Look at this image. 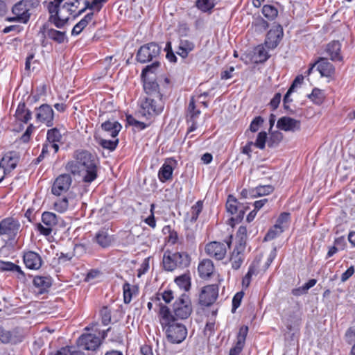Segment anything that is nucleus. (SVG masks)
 <instances>
[{"label":"nucleus","instance_id":"72a5a7b5","mask_svg":"<svg viewBox=\"0 0 355 355\" xmlns=\"http://www.w3.org/2000/svg\"><path fill=\"white\" fill-rule=\"evenodd\" d=\"M52 284L51 278L49 277L36 276L33 279V285L39 288L40 293L46 291Z\"/></svg>","mask_w":355,"mask_h":355},{"label":"nucleus","instance_id":"603ef678","mask_svg":"<svg viewBox=\"0 0 355 355\" xmlns=\"http://www.w3.org/2000/svg\"><path fill=\"white\" fill-rule=\"evenodd\" d=\"M188 112L189 120L194 121H197V119L198 118L199 115L201 113L200 110L196 109L193 98H192L189 102L188 106Z\"/></svg>","mask_w":355,"mask_h":355},{"label":"nucleus","instance_id":"c9c22d12","mask_svg":"<svg viewBox=\"0 0 355 355\" xmlns=\"http://www.w3.org/2000/svg\"><path fill=\"white\" fill-rule=\"evenodd\" d=\"M194 49V44L187 40H181L178 46L177 53L182 58L188 56L189 53Z\"/></svg>","mask_w":355,"mask_h":355},{"label":"nucleus","instance_id":"b1692460","mask_svg":"<svg viewBox=\"0 0 355 355\" xmlns=\"http://www.w3.org/2000/svg\"><path fill=\"white\" fill-rule=\"evenodd\" d=\"M342 44L339 41L334 40L327 44L325 51L334 62H341L343 57L341 53Z\"/></svg>","mask_w":355,"mask_h":355},{"label":"nucleus","instance_id":"bb28decb","mask_svg":"<svg viewBox=\"0 0 355 355\" xmlns=\"http://www.w3.org/2000/svg\"><path fill=\"white\" fill-rule=\"evenodd\" d=\"M203 208V202L201 200H198L193 205L190 211L187 212L185 218L184 223L186 225H193L198 216L199 214L202 212Z\"/></svg>","mask_w":355,"mask_h":355},{"label":"nucleus","instance_id":"6ab92c4d","mask_svg":"<svg viewBox=\"0 0 355 355\" xmlns=\"http://www.w3.org/2000/svg\"><path fill=\"white\" fill-rule=\"evenodd\" d=\"M23 261L26 267L30 270H39L43 263L41 256L31 250L24 252Z\"/></svg>","mask_w":355,"mask_h":355},{"label":"nucleus","instance_id":"69168bd1","mask_svg":"<svg viewBox=\"0 0 355 355\" xmlns=\"http://www.w3.org/2000/svg\"><path fill=\"white\" fill-rule=\"evenodd\" d=\"M282 95L280 93H276L270 102V105L273 110H276L281 101Z\"/></svg>","mask_w":355,"mask_h":355},{"label":"nucleus","instance_id":"c85d7f7f","mask_svg":"<svg viewBox=\"0 0 355 355\" xmlns=\"http://www.w3.org/2000/svg\"><path fill=\"white\" fill-rule=\"evenodd\" d=\"M44 36L53 40L57 44H63L68 42V37L66 31H61L53 28H47L44 33Z\"/></svg>","mask_w":355,"mask_h":355},{"label":"nucleus","instance_id":"49530a36","mask_svg":"<svg viewBox=\"0 0 355 355\" xmlns=\"http://www.w3.org/2000/svg\"><path fill=\"white\" fill-rule=\"evenodd\" d=\"M69 207V200L67 196L58 198L54 202V209L58 212L64 213L65 212Z\"/></svg>","mask_w":355,"mask_h":355},{"label":"nucleus","instance_id":"f704fd0d","mask_svg":"<svg viewBox=\"0 0 355 355\" xmlns=\"http://www.w3.org/2000/svg\"><path fill=\"white\" fill-rule=\"evenodd\" d=\"M175 282L177 286L184 290L185 292L189 291L191 288V278L189 271L177 277L175 279Z\"/></svg>","mask_w":355,"mask_h":355},{"label":"nucleus","instance_id":"a19ab883","mask_svg":"<svg viewBox=\"0 0 355 355\" xmlns=\"http://www.w3.org/2000/svg\"><path fill=\"white\" fill-rule=\"evenodd\" d=\"M49 355H83V353L77 350L74 347L66 346L60 349L51 352Z\"/></svg>","mask_w":355,"mask_h":355},{"label":"nucleus","instance_id":"cd10ccee","mask_svg":"<svg viewBox=\"0 0 355 355\" xmlns=\"http://www.w3.org/2000/svg\"><path fill=\"white\" fill-rule=\"evenodd\" d=\"M101 127L105 135L110 136L114 139L117 137L122 128L121 123L116 121H106L101 124Z\"/></svg>","mask_w":355,"mask_h":355},{"label":"nucleus","instance_id":"1a4fd4ad","mask_svg":"<svg viewBox=\"0 0 355 355\" xmlns=\"http://www.w3.org/2000/svg\"><path fill=\"white\" fill-rule=\"evenodd\" d=\"M160 52L159 46L155 42H150L139 48L137 53L136 60L140 63H146L156 59Z\"/></svg>","mask_w":355,"mask_h":355},{"label":"nucleus","instance_id":"2f4dec72","mask_svg":"<svg viewBox=\"0 0 355 355\" xmlns=\"http://www.w3.org/2000/svg\"><path fill=\"white\" fill-rule=\"evenodd\" d=\"M94 18V12H91L87 13L85 17L81 19L72 28L71 35L76 36L80 34L84 28L89 24V23Z\"/></svg>","mask_w":355,"mask_h":355},{"label":"nucleus","instance_id":"473e14b6","mask_svg":"<svg viewBox=\"0 0 355 355\" xmlns=\"http://www.w3.org/2000/svg\"><path fill=\"white\" fill-rule=\"evenodd\" d=\"M15 116L17 120L25 123H28L32 118V112L27 109L24 103H19L15 112Z\"/></svg>","mask_w":355,"mask_h":355},{"label":"nucleus","instance_id":"423d86ee","mask_svg":"<svg viewBox=\"0 0 355 355\" xmlns=\"http://www.w3.org/2000/svg\"><path fill=\"white\" fill-rule=\"evenodd\" d=\"M191 259L186 252L171 253L166 252L163 257V266L166 270L173 271L180 268H184L189 266Z\"/></svg>","mask_w":355,"mask_h":355},{"label":"nucleus","instance_id":"052dcab7","mask_svg":"<svg viewBox=\"0 0 355 355\" xmlns=\"http://www.w3.org/2000/svg\"><path fill=\"white\" fill-rule=\"evenodd\" d=\"M33 129H34V126L33 124H30L27 127L26 131L21 135V139H20L22 142L27 143L30 140L31 135L33 133Z\"/></svg>","mask_w":355,"mask_h":355},{"label":"nucleus","instance_id":"7c9ffc66","mask_svg":"<svg viewBox=\"0 0 355 355\" xmlns=\"http://www.w3.org/2000/svg\"><path fill=\"white\" fill-rule=\"evenodd\" d=\"M214 270V263L211 260L208 259H202L198 264V271L201 278H208L211 277Z\"/></svg>","mask_w":355,"mask_h":355},{"label":"nucleus","instance_id":"ea45409f","mask_svg":"<svg viewBox=\"0 0 355 355\" xmlns=\"http://www.w3.org/2000/svg\"><path fill=\"white\" fill-rule=\"evenodd\" d=\"M214 0H196V6L202 12H210L214 8Z\"/></svg>","mask_w":355,"mask_h":355},{"label":"nucleus","instance_id":"680f3d73","mask_svg":"<svg viewBox=\"0 0 355 355\" xmlns=\"http://www.w3.org/2000/svg\"><path fill=\"white\" fill-rule=\"evenodd\" d=\"M12 339V334L2 328V333L0 334V341L3 343H8Z\"/></svg>","mask_w":355,"mask_h":355},{"label":"nucleus","instance_id":"393cba45","mask_svg":"<svg viewBox=\"0 0 355 355\" xmlns=\"http://www.w3.org/2000/svg\"><path fill=\"white\" fill-rule=\"evenodd\" d=\"M114 240L113 236L110 235L106 229L99 230L93 238V241L102 248H109Z\"/></svg>","mask_w":355,"mask_h":355},{"label":"nucleus","instance_id":"9d476101","mask_svg":"<svg viewBox=\"0 0 355 355\" xmlns=\"http://www.w3.org/2000/svg\"><path fill=\"white\" fill-rule=\"evenodd\" d=\"M42 223L36 224V230L45 236H49L58 224V217L53 212L44 211L42 215Z\"/></svg>","mask_w":355,"mask_h":355},{"label":"nucleus","instance_id":"4d7b16f0","mask_svg":"<svg viewBox=\"0 0 355 355\" xmlns=\"http://www.w3.org/2000/svg\"><path fill=\"white\" fill-rule=\"evenodd\" d=\"M243 292H238L236 293L232 299V312L234 313L236 310L239 307L241 303V300L243 297Z\"/></svg>","mask_w":355,"mask_h":355},{"label":"nucleus","instance_id":"338daca9","mask_svg":"<svg viewBox=\"0 0 355 355\" xmlns=\"http://www.w3.org/2000/svg\"><path fill=\"white\" fill-rule=\"evenodd\" d=\"M289 218H290V214L286 212H283L279 215V218H277L276 224L278 226L284 227V224L287 223L288 221Z\"/></svg>","mask_w":355,"mask_h":355},{"label":"nucleus","instance_id":"f03ea898","mask_svg":"<svg viewBox=\"0 0 355 355\" xmlns=\"http://www.w3.org/2000/svg\"><path fill=\"white\" fill-rule=\"evenodd\" d=\"M81 0H53L44 2L49 12L48 21L57 28H64L69 23L70 16L76 12Z\"/></svg>","mask_w":355,"mask_h":355},{"label":"nucleus","instance_id":"774afa93","mask_svg":"<svg viewBox=\"0 0 355 355\" xmlns=\"http://www.w3.org/2000/svg\"><path fill=\"white\" fill-rule=\"evenodd\" d=\"M354 272V266H350L345 272L341 275V282H345L349 279Z\"/></svg>","mask_w":355,"mask_h":355},{"label":"nucleus","instance_id":"6e6d98bb","mask_svg":"<svg viewBox=\"0 0 355 355\" xmlns=\"http://www.w3.org/2000/svg\"><path fill=\"white\" fill-rule=\"evenodd\" d=\"M102 323L107 325L111 322V311L107 306H103L100 311Z\"/></svg>","mask_w":355,"mask_h":355},{"label":"nucleus","instance_id":"20e7f679","mask_svg":"<svg viewBox=\"0 0 355 355\" xmlns=\"http://www.w3.org/2000/svg\"><path fill=\"white\" fill-rule=\"evenodd\" d=\"M138 103L139 114L148 120L160 114L164 107V101L160 98L142 96Z\"/></svg>","mask_w":355,"mask_h":355},{"label":"nucleus","instance_id":"de8ad7c7","mask_svg":"<svg viewBox=\"0 0 355 355\" xmlns=\"http://www.w3.org/2000/svg\"><path fill=\"white\" fill-rule=\"evenodd\" d=\"M284 232L283 226H278L275 224L271 227L265 236V241H271L276 238L278 235L281 234Z\"/></svg>","mask_w":355,"mask_h":355},{"label":"nucleus","instance_id":"4be33fe9","mask_svg":"<svg viewBox=\"0 0 355 355\" xmlns=\"http://www.w3.org/2000/svg\"><path fill=\"white\" fill-rule=\"evenodd\" d=\"M277 128L286 132H295L300 129V121L289 116H282L277 121Z\"/></svg>","mask_w":355,"mask_h":355},{"label":"nucleus","instance_id":"864d4df0","mask_svg":"<svg viewBox=\"0 0 355 355\" xmlns=\"http://www.w3.org/2000/svg\"><path fill=\"white\" fill-rule=\"evenodd\" d=\"M123 291L124 302L125 304L130 303L132 298L134 288H132L131 285L128 282H125L123 286Z\"/></svg>","mask_w":355,"mask_h":355},{"label":"nucleus","instance_id":"5fc2aeb1","mask_svg":"<svg viewBox=\"0 0 355 355\" xmlns=\"http://www.w3.org/2000/svg\"><path fill=\"white\" fill-rule=\"evenodd\" d=\"M346 340L349 343L353 345L351 349V354L355 355V326L350 327L345 334Z\"/></svg>","mask_w":355,"mask_h":355},{"label":"nucleus","instance_id":"0e129e2a","mask_svg":"<svg viewBox=\"0 0 355 355\" xmlns=\"http://www.w3.org/2000/svg\"><path fill=\"white\" fill-rule=\"evenodd\" d=\"M15 263L10 261L0 260V269L2 271H12L14 269Z\"/></svg>","mask_w":355,"mask_h":355},{"label":"nucleus","instance_id":"a18cd8bd","mask_svg":"<svg viewBox=\"0 0 355 355\" xmlns=\"http://www.w3.org/2000/svg\"><path fill=\"white\" fill-rule=\"evenodd\" d=\"M262 13L268 20H273L277 17L278 10L273 6L264 5L262 8Z\"/></svg>","mask_w":355,"mask_h":355},{"label":"nucleus","instance_id":"39448f33","mask_svg":"<svg viewBox=\"0 0 355 355\" xmlns=\"http://www.w3.org/2000/svg\"><path fill=\"white\" fill-rule=\"evenodd\" d=\"M159 65V62L157 60L151 64L147 65L141 72V77L144 80V89L146 94V97H151L155 98L163 99L162 94L159 91V85L153 78H147V73H153L154 70Z\"/></svg>","mask_w":355,"mask_h":355},{"label":"nucleus","instance_id":"ddd939ff","mask_svg":"<svg viewBox=\"0 0 355 355\" xmlns=\"http://www.w3.org/2000/svg\"><path fill=\"white\" fill-rule=\"evenodd\" d=\"M36 121L44 123L47 127L53 125L54 111L49 104H42L35 108Z\"/></svg>","mask_w":355,"mask_h":355},{"label":"nucleus","instance_id":"c756f323","mask_svg":"<svg viewBox=\"0 0 355 355\" xmlns=\"http://www.w3.org/2000/svg\"><path fill=\"white\" fill-rule=\"evenodd\" d=\"M316 63L317 69L322 76L329 77L334 74V65L327 58H320Z\"/></svg>","mask_w":355,"mask_h":355},{"label":"nucleus","instance_id":"7ed1b4c3","mask_svg":"<svg viewBox=\"0 0 355 355\" xmlns=\"http://www.w3.org/2000/svg\"><path fill=\"white\" fill-rule=\"evenodd\" d=\"M158 317L161 327L170 343L180 344L185 340L188 333L186 326L177 321L167 306L159 304Z\"/></svg>","mask_w":355,"mask_h":355},{"label":"nucleus","instance_id":"a211bd4d","mask_svg":"<svg viewBox=\"0 0 355 355\" xmlns=\"http://www.w3.org/2000/svg\"><path fill=\"white\" fill-rule=\"evenodd\" d=\"M19 161V155L15 151H9L4 154L0 161V167L3 168L5 174L10 173L17 166Z\"/></svg>","mask_w":355,"mask_h":355},{"label":"nucleus","instance_id":"f8f14e48","mask_svg":"<svg viewBox=\"0 0 355 355\" xmlns=\"http://www.w3.org/2000/svg\"><path fill=\"white\" fill-rule=\"evenodd\" d=\"M71 183L72 178L69 174H61L55 178L52 185L51 192L57 196L64 194L69 189Z\"/></svg>","mask_w":355,"mask_h":355},{"label":"nucleus","instance_id":"bf43d9fd","mask_svg":"<svg viewBox=\"0 0 355 355\" xmlns=\"http://www.w3.org/2000/svg\"><path fill=\"white\" fill-rule=\"evenodd\" d=\"M165 51H166V58L171 62H175L177 61V58L173 52L171 42H168L166 43Z\"/></svg>","mask_w":355,"mask_h":355},{"label":"nucleus","instance_id":"9b49d317","mask_svg":"<svg viewBox=\"0 0 355 355\" xmlns=\"http://www.w3.org/2000/svg\"><path fill=\"white\" fill-rule=\"evenodd\" d=\"M226 209L232 215H236L232 218V220L239 223L243 219L248 206L241 204L234 196L230 195L226 202Z\"/></svg>","mask_w":355,"mask_h":355},{"label":"nucleus","instance_id":"79ce46f5","mask_svg":"<svg viewBox=\"0 0 355 355\" xmlns=\"http://www.w3.org/2000/svg\"><path fill=\"white\" fill-rule=\"evenodd\" d=\"M62 135L60 130L57 128H53L47 130L46 132V142L55 143L61 142Z\"/></svg>","mask_w":355,"mask_h":355},{"label":"nucleus","instance_id":"4c0bfd02","mask_svg":"<svg viewBox=\"0 0 355 355\" xmlns=\"http://www.w3.org/2000/svg\"><path fill=\"white\" fill-rule=\"evenodd\" d=\"M96 142L104 149H107L110 151L114 150L119 144V139H114L112 140H108L105 139H103L101 137L96 138L95 137Z\"/></svg>","mask_w":355,"mask_h":355},{"label":"nucleus","instance_id":"2eb2a0df","mask_svg":"<svg viewBox=\"0 0 355 355\" xmlns=\"http://www.w3.org/2000/svg\"><path fill=\"white\" fill-rule=\"evenodd\" d=\"M218 295V288L216 285H207L204 286L199 295V304L202 306H209L214 304Z\"/></svg>","mask_w":355,"mask_h":355},{"label":"nucleus","instance_id":"3c124183","mask_svg":"<svg viewBox=\"0 0 355 355\" xmlns=\"http://www.w3.org/2000/svg\"><path fill=\"white\" fill-rule=\"evenodd\" d=\"M282 134L279 132H272L268 139V146L270 148L277 147L282 140Z\"/></svg>","mask_w":355,"mask_h":355},{"label":"nucleus","instance_id":"09e8293b","mask_svg":"<svg viewBox=\"0 0 355 355\" xmlns=\"http://www.w3.org/2000/svg\"><path fill=\"white\" fill-rule=\"evenodd\" d=\"M266 142L268 143L267 133L265 131H261L258 134L256 141L254 142V146L259 149L263 150L266 147Z\"/></svg>","mask_w":355,"mask_h":355},{"label":"nucleus","instance_id":"f257e3e1","mask_svg":"<svg viewBox=\"0 0 355 355\" xmlns=\"http://www.w3.org/2000/svg\"><path fill=\"white\" fill-rule=\"evenodd\" d=\"M65 169L73 176L83 178V181L91 183L97 178V166L93 155L87 151L75 153L73 159L69 161Z\"/></svg>","mask_w":355,"mask_h":355},{"label":"nucleus","instance_id":"4468645a","mask_svg":"<svg viewBox=\"0 0 355 355\" xmlns=\"http://www.w3.org/2000/svg\"><path fill=\"white\" fill-rule=\"evenodd\" d=\"M230 241L227 244L217 241L210 242L205 246V252L217 260H222L227 253V246L230 248Z\"/></svg>","mask_w":355,"mask_h":355},{"label":"nucleus","instance_id":"412c9836","mask_svg":"<svg viewBox=\"0 0 355 355\" xmlns=\"http://www.w3.org/2000/svg\"><path fill=\"white\" fill-rule=\"evenodd\" d=\"M248 333V327L242 326L240 327L236 336V341L234 346L230 349L229 355H239L244 348L246 337Z\"/></svg>","mask_w":355,"mask_h":355},{"label":"nucleus","instance_id":"a878e982","mask_svg":"<svg viewBox=\"0 0 355 355\" xmlns=\"http://www.w3.org/2000/svg\"><path fill=\"white\" fill-rule=\"evenodd\" d=\"M30 9L21 1L14 5L12 9V13L17 16L18 21L27 23L30 19Z\"/></svg>","mask_w":355,"mask_h":355},{"label":"nucleus","instance_id":"e2e57ef3","mask_svg":"<svg viewBox=\"0 0 355 355\" xmlns=\"http://www.w3.org/2000/svg\"><path fill=\"white\" fill-rule=\"evenodd\" d=\"M187 225L186 228V240L188 243H193L196 239L195 230L192 228H190Z\"/></svg>","mask_w":355,"mask_h":355},{"label":"nucleus","instance_id":"f3484780","mask_svg":"<svg viewBox=\"0 0 355 355\" xmlns=\"http://www.w3.org/2000/svg\"><path fill=\"white\" fill-rule=\"evenodd\" d=\"M77 345L85 350H95L100 346L101 339L94 334H85L79 337Z\"/></svg>","mask_w":355,"mask_h":355},{"label":"nucleus","instance_id":"5701e85b","mask_svg":"<svg viewBox=\"0 0 355 355\" xmlns=\"http://www.w3.org/2000/svg\"><path fill=\"white\" fill-rule=\"evenodd\" d=\"M245 247L242 244H236L230 257V263L233 269L238 270L241 268L245 259Z\"/></svg>","mask_w":355,"mask_h":355},{"label":"nucleus","instance_id":"6e6552de","mask_svg":"<svg viewBox=\"0 0 355 355\" xmlns=\"http://www.w3.org/2000/svg\"><path fill=\"white\" fill-rule=\"evenodd\" d=\"M20 227L21 225L17 219L12 217L6 218L0 221V236H5L8 241H14Z\"/></svg>","mask_w":355,"mask_h":355},{"label":"nucleus","instance_id":"c03bdc74","mask_svg":"<svg viewBox=\"0 0 355 355\" xmlns=\"http://www.w3.org/2000/svg\"><path fill=\"white\" fill-rule=\"evenodd\" d=\"M308 97L315 104L320 105L324 99V94L322 90L318 88H314L312 92L308 95Z\"/></svg>","mask_w":355,"mask_h":355},{"label":"nucleus","instance_id":"13d9d810","mask_svg":"<svg viewBox=\"0 0 355 355\" xmlns=\"http://www.w3.org/2000/svg\"><path fill=\"white\" fill-rule=\"evenodd\" d=\"M263 119L261 116H256L250 123V130L252 132H257L263 124Z\"/></svg>","mask_w":355,"mask_h":355},{"label":"nucleus","instance_id":"aec40b11","mask_svg":"<svg viewBox=\"0 0 355 355\" xmlns=\"http://www.w3.org/2000/svg\"><path fill=\"white\" fill-rule=\"evenodd\" d=\"M176 164V160L173 158L166 159L158 171V178L161 182L164 183L172 180L173 170Z\"/></svg>","mask_w":355,"mask_h":355},{"label":"nucleus","instance_id":"0eeeda50","mask_svg":"<svg viewBox=\"0 0 355 355\" xmlns=\"http://www.w3.org/2000/svg\"><path fill=\"white\" fill-rule=\"evenodd\" d=\"M173 315L176 320L187 319L192 313V306L190 298L186 293L182 294L174 302L173 306Z\"/></svg>","mask_w":355,"mask_h":355},{"label":"nucleus","instance_id":"58836bf2","mask_svg":"<svg viewBox=\"0 0 355 355\" xmlns=\"http://www.w3.org/2000/svg\"><path fill=\"white\" fill-rule=\"evenodd\" d=\"M317 283L315 279H311L302 286L292 290V294L295 296H300L306 294L308 291L313 287Z\"/></svg>","mask_w":355,"mask_h":355},{"label":"nucleus","instance_id":"37998d69","mask_svg":"<svg viewBox=\"0 0 355 355\" xmlns=\"http://www.w3.org/2000/svg\"><path fill=\"white\" fill-rule=\"evenodd\" d=\"M274 191V187L270 184L259 185L252 192V196H263L271 193Z\"/></svg>","mask_w":355,"mask_h":355},{"label":"nucleus","instance_id":"dca6fc26","mask_svg":"<svg viewBox=\"0 0 355 355\" xmlns=\"http://www.w3.org/2000/svg\"><path fill=\"white\" fill-rule=\"evenodd\" d=\"M284 35L282 26L275 25L266 35L264 44L268 49H273L277 46Z\"/></svg>","mask_w":355,"mask_h":355},{"label":"nucleus","instance_id":"8fccbe9b","mask_svg":"<svg viewBox=\"0 0 355 355\" xmlns=\"http://www.w3.org/2000/svg\"><path fill=\"white\" fill-rule=\"evenodd\" d=\"M247 239V229L245 226L239 227L236 235V244H242L245 247Z\"/></svg>","mask_w":355,"mask_h":355},{"label":"nucleus","instance_id":"e433bc0d","mask_svg":"<svg viewBox=\"0 0 355 355\" xmlns=\"http://www.w3.org/2000/svg\"><path fill=\"white\" fill-rule=\"evenodd\" d=\"M270 55L268 54V52L263 45H259L255 48L254 55L255 62H264L268 59Z\"/></svg>","mask_w":355,"mask_h":355}]
</instances>
